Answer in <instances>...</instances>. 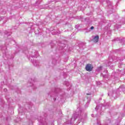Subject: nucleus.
<instances>
[{
  "instance_id": "nucleus-3",
  "label": "nucleus",
  "mask_w": 125,
  "mask_h": 125,
  "mask_svg": "<svg viewBox=\"0 0 125 125\" xmlns=\"http://www.w3.org/2000/svg\"><path fill=\"white\" fill-rule=\"evenodd\" d=\"M90 29H91V30H93L94 29V27L91 26Z\"/></svg>"
},
{
  "instance_id": "nucleus-4",
  "label": "nucleus",
  "mask_w": 125,
  "mask_h": 125,
  "mask_svg": "<svg viewBox=\"0 0 125 125\" xmlns=\"http://www.w3.org/2000/svg\"><path fill=\"white\" fill-rule=\"evenodd\" d=\"M87 95H88V94H87Z\"/></svg>"
},
{
  "instance_id": "nucleus-2",
  "label": "nucleus",
  "mask_w": 125,
  "mask_h": 125,
  "mask_svg": "<svg viewBox=\"0 0 125 125\" xmlns=\"http://www.w3.org/2000/svg\"><path fill=\"white\" fill-rule=\"evenodd\" d=\"M99 41V36H96L94 38V42H98V41Z\"/></svg>"
},
{
  "instance_id": "nucleus-1",
  "label": "nucleus",
  "mask_w": 125,
  "mask_h": 125,
  "mask_svg": "<svg viewBox=\"0 0 125 125\" xmlns=\"http://www.w3.org/2000/svg\"><path fill=\"white\" fill-rule=\"evenodd\" d=\"M85 69L88 72H91V71H92L93 69V66H92L90 63H88L86 65Z\"/></svg>"
}]
</instances>
